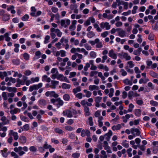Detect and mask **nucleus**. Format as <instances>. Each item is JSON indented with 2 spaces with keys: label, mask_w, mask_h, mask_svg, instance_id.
<instances>
[{
  "label": "nucleus",
  "mask_w": 158,
  "mask_h": 158,
  "mask_svg": "<svg viewBox=\"0 0 158 158\" xmlns=\"http://www.w3.org/2000/svg\"><path fill=\"white\" fill-rule=\"evenodd\" d=\"M77 23V21L76 20H73L72 22V23L69 27V29L71 31L74 30L76 28V25Z\"/></svg>",
  "instance_id": "nucleus-10"
},
{
  "label": "nucleus",
  "mask_w": 158,
  "mask_h": 158,
  "mask_svg": "<svg viewBox=\"0 0 158 158\" xmlns=\"http://www.w3.org/2000/svg\"><path fill=\"white\" fill-rule=\"evenodd\" d=\"M7 149L6 148H4L3 150H1V153L3 157L6 158L7 156Z\"/></svg>",
  "instance_id": "nucleus-21"
},
{
  "label": "nucleus",
  "mask_w": 158,
  "mask_h": 158,
  "mask_svg": "<svg viewBox=\"0 0 158 158\" xmlns=\"http://www.w3.org/2000/svg\"><path fill=\"white\" fill-rule=\"evenodd\" d=\"M93 26L94 28L96 29L98 32H101L102 31L101 28L99 27V25L97 23H94Z\"/></svg>",
  "instance_id": "nucleus-47"
},
{
  "label": "nucleus",
  "mask_w": 158,
  "mask_h": 158,
  "mask_svg": "<svg viewBox=\"0 0 158 158\" xmlns=\"http://www.w3.org/2000/svg\"><path fill=\"white\" fill-rule=\"evenodd\" d=\"M60 80L62 81H64L66 82L69 83V81L66 77H64L63 74H60Z\"/></svg>",
  "instance_id": "nucleus-20"
},
{
  "label": "nucleus",
  "mask_w": 158,
  "mask_h": 158,
  "mask_svg": "<svg viewBox=\"0 0 158 158\" xmlns=\"http://www.w3.org/2000/svg\"><path fill=\"white\" fill-rule=\"evenodd\" d=\"M10 19L9 16L7 14H5L2 17L3 20L4 21H6L9 20Z\"/></svg>",
  "instance_id": "nucleus-52"
},
{
  "label": "nucleus",
  "mask_w": 158,
  "mask_h": 158,
  "mask_svg": "<svg viewBox=\"0 0 158 158\" xmlns=\"http://www.w3.org/2000/svg\"><path fill=\"white\" fill-rule=\"evenodd\" d=\"M88 122L89 125L92 126L94 125V123L93 122V119L92 117H89L88 118Z\"/></svg>",
  "instance_id": "nucleus-40"
},
{
  "label": "nucleus",
  "mask_w": 158,
  "mask_h": 158,
  "mask_svg": "<svg viewBox=\"0 0 158 158\" xmlns=\"http://www.w3.org/2000/svg\"><path fill=\"white\" fill-rule=\"evenodd\" d=\"M150 103L153 106H158V102L153 100L150 101Z\"/></svg>",
  "instance_id": "nucleus-58"
},
{
  "label": "nucleus",
  "mask_w": 158,
  "mask_h": 158,
  "mask_svg": "<svg viewBox=\"0 0 158 158\" xmlns=\"http://www.w3.org/2000/svg\"><path fill=\"white\" fill-rule=\"evenodd\" d=\"M69 59L68 57H65L62 59L60 58V65L61 66H64L65 65V62L69 60Z\"/></svg>",
  "instance_id": "nucleus-18"
},
{
  "label": "nucleus",
  "mask_w": 158,
  "mask_h": 158,
  "mask_svg": "<svg viewBox=\"0 0 158 158\" xmlns=\"http://www.w3.org/2000/svg\"><path fill=\"white\" fill-rule=\"evenodd\" d=\"M84 110L85 112V116H89L90 114L89 111V107L86 106L84 107Z\"/></svg>",
  "instance_id": "nucleus-17"
},
{
  "label": "nucleus",
  "mask_w": 158,
  "mask_h": 158,
  "mask_svg": "<svg viewBox=\"0 0 158 158\" xmlns=\"http://www.w3.org/2000/svg\"><path fill=\"white\" fill-rule=\"evenodd\" d=\"M42 80L43 81H46L47 82H50L51 81V79L49 77L46 75H44L42 77Z\"/></svg>",
  "instance_id": "nucleus-22"
},
{
  "label": "nucleus",
  "mask_w": 158,
  "mask_h": 158,
  "mask_svg": "<svg viewBox=\"0 0 158 158\" xmlns=\"http://www.w3.org/2000/svg\"><path fill=\"white\" fill-rule=\"evenodd\" d=\"M103 119V118L102 116H100L98 118V126L100 127H101L103 125V123L102 120Z\"/></svg>",
  "instance_id": "nucleus-33"
},
{
  "label": "nucleus",
  "mask_w": 158,
  "mask_h": 158,
  "mask_svg": "<svg viewBox=\"0 0 158 158\" xmlns=\"http://www.w3.org/2000/svg\"><path fill=\"white\" fill-rule=\"evenodd\" d=\"M14 47H15L14 49L15 52L16 53L18 52L19 51V44H14Z\"/></svg>",
  "instance_id": "nucleus-39"
},
{
  "label": "nucleus",
  "mask_w": 158,
  "mask_h": 158,
  "mask_svg": "<svg viewBox=\"0 0 158 158\" xmlns=\"http://www.w3.org/2000/svg\"><path fill=\"white\" fill-rule=\"evenodd\" d=\"M70 23V21L69 19H63L61 21V26L65 28Z\"/></svg>",
  "instance_id": "nucleus-7"
},
{
  "label": "nucleus",
  "mask_w": 158,
  "mask_h": 158,
  "mask_svg": "<svg viewBox=\"0 0 158 158\" xmlns=\"http://www.w3.org/2000/svg\"><path fill=\"white\" fill-rule=\"evenodd\" d=\"M16 88L15 87H9L7 88V90L9 92H13L15 93L16 91Z\"/></svg>",
  "instance_id": "nucleus-51"
},
{
  "label": "nucleus",
  "mask_w": 158,
  "mask_h": 158,
  "mask_svg": "<svg viewBox=\"0 0 158 158\" xmlns=\"http://www.w3.org/2000/svg\"><path fill=\"white\" fill-rule=\"evenodd\" d=\"M30 151L32 152H36L37 150V148L34 146H31L29 148Z\"/></svg>",
  "instance_id": "nucleus-59"
},
{
  "label": "nucleus",
  "mask_w": 158,
  "mask_h": 158,
  "mask_svg": "<svg viewBox=\"0 0 158 158\" xmlns=\"http://www.w3.org/2000/svg\"><path fill=\"white\" fill-rule=\"evenodd\" d=\"M131 117V115L129 114H127L125 116L122 117L123 121L125 123L127 122L128 120Z\"/></svg>",
  "instance_id": "nucleus-26"
},
{
  "label": "nucleus",
  "mask_w": 158,
  "mask_h": 158,
  "mask_svg": "<svg viewBox=\"0 0 158 158\" xmlns=\"http://www.w3.org/2000/svg\"><path fill=\"white\" fill-rule=\"evenodd\" d=\"M102 16L104 18H107L108 19H111L113 17V16L111 15H108L107 14L105 13L103 14Z\"/></svg>",
  "instance_id": "nucleus-46"
},
{
  "label": "nucleus",
  "mask_w": 158,
  "mask_h": 158,
  "mask_svg": "<svg viewBox=\"0 0 158 158\" xmlns=\"http://www.w3.org/2000/svg\"><path fill=\"white\" fill-rule=\"evenodd\" d=\"M29 127L28 124H26L24 125L22 127L23 131H26L29 130Z\"/></svg>",
  "instance_id": "nucleus-57"
},
{
  "label": "nucleus",
  "mask_w": 158,
  "mask_h": 158,
  "mask_svg": "<svg viewBox=\"0 0 158 158\" xmlns=\"http://www.w3.org/2000/svg\"><path fill=\"white\" fill-rule=\"evenodd\" d=\"M149 81V80L147 77L141 78L139 80V83L140 84H142V83L145 84Z\"/></svg>",
  "instance_id": "nucleus-19"
},
{
  "label": "nucleus",
  "mask_w": 158,
  "mask_h": 158,
  "mask_svg": "<svg viewBox=\"0 0 158 158\" xmlns=\"http://www.w3.org/2000/svg\"><path fill=\"white\" fill-rule=\"evenodd\" d=\"M123 83L126 85H132V82L130 81L128 79L126 78L123 80Z\"/></svg>",
  "instance_id": "nucleus-34"
},
{
  "label": "nucleus",
  "mask_w": 158,
  "mask_h": 158,
  "mask_svg": "<svg viewBox=\"0 0 158 158\" xmlns=\"http://www.w3.org/2000/svg\"><path fill=\"white\" fill-rule=\"evenodd\" d=\"M123 48L125 50H128L130 53H131L133 51V48H130L129 46L127 45H124Z\"/></svg>",
  "instance_id": "nucleus-27"
},
{
  "label": "nucleus",
  "mask_w": 158,
  "mask_h": 158,
  "mask_svg": "<svg viewBox=\"0 0 158 158\" xmlns=\"http://www.w3.org/2000/svg\"><path fill=\"white\" fill-rule=\"evenodd\" d=\"M127 64L128 66L127 67H128V68H132L135 66V64L133 63V61H128L127 62Z\"/></svg>",
  "instance_id": "nucleus-41"
},
{
  "label": "nucleus",
  "mask_w": 158,
  "mask_h": 158,
  "mask_svg": "<svg viewBox=\"0 0 158 158\" xmlns=\"http://www.w3.org/2000/svg\"><path fill=\"white\" fill-rule=\"evenodd\" d=\"M122 5H123V8L125 10H127L128 8V4L127 2L122 1Z\"/></svg>",
  "instance_id": "nucleus-48"
},
{
  "label": "nucleus",
  "mask_w": 158,
  "mask_h": 158,
  "mask_svg": "<svg viewBox=\"0 0 158 158\" xmlns=\"http://www.w3.org/2000/svg\"><path fill=\"white\" fill-rule=\"evenodd\" d=\"M90 57L92 59H94L97 56V53L94 51H91L89 53Z\"/></svg>",
  "instance_id": "nucleus-37"
},
{
  "label": "nucleus",
  "mask_w": 158,
  "mask_h": 158,
  "mask_svg": "<svg viewBox=\"0 0 158 158\" xmlns=\"http://www.w3.org/2000/svg\"><path fill=\"white\" fill-rule=\"evenodd\" d=\"M81 91V89L80 87H77L73 89V92L74 94H76L77 92H80Z\"/></svg>",
  "instance_id": "nucleus-55"
},
{
  "label": "nucleus",
  "mask_w": 158,
  "mask_h": 158,
  "mask_svg": "<svg viewBox=\"0 0 158 158\" xmlns=\"http://www.w3.org/2000/svg\"><path fill=\"white\" fill-rule=\"evenodd\" d=\"M51 73L53 74L51 77L52 79H55L56 78H57L58 80L59 79V77L58 76L59 73L56 68L52 69L51 71Z\"/></svg>",
  "instance_id": "nucleus-4"
},
{
  "label": "nucleus",
  "mask_w": 158,
  "mask_h": 158,
  "mask_svg": "<svg viewBox=\"0 0 158 158\" xmlns=\"http://www.w3.org/2000/svg\"><path fill=\"white\" fill-rule=\"evenodd\" d=\"M71 85L70 84L63 83L61 85V87L63 89H69L71 88Z\"/></svg>",
  "instance_id": "nucleus-23"
},
{
  "label": "nucleus",
  "mask_w": 158,
  "mask_h": 158,
  "mask_svg": "<svg viewBox=\"0 0 158 158\" xmlns=\"http://www.w3.org/2000/svg\"><path fill=\"white\" fill-rule=\"evenodd\" d=\"M112 131L111 130H109L108 133L105 135V138L107 141H109L110 137L112 135Z\"/></svg>",
  "instance_id": "nucleus-11"
},
{
  "label": "nucleus",
  "mask_w": 158,
  "mask_h": 158,
  "mask_svg": "<svg viewBox=\"0 0 158 158\" xmlns=\"http://www.w3.org/2000/svg\"><path fill=\"white\" fill-rule=\"evenodd\" d=\"M131 133L132 134H135L136 136H139L140 135V132L137 128H132L131 129Z\"/></svg>",
  "instance_id": "nucleus-12"
},
{
  "label": "nucleus",
  "mask_w": 158,
  "mask_h": 158,
  "mask_svg": "<svg viewBox=\"0 0 158 158\" xmlns=\"http://www.w3.org/2000/svg\"><path fill=\"white\" fill-rule=\"evenodd\" d=\"M134 28L132 30V32L133 34H136L138 32L137 28L140 27V26L138 24H135L134 25Z\"/></svg>",
  "instance_id": "nucleus-15"
},
{
  "label": "nucleus",
  "mask_w": 158,
  "mask_h": 158,
  "mask_svg": "<svg viewBox=\"0 0 158 158\" xmlns=\"http://www.w3.org/2000/svg\"><path fill=\"white\" fill-rule=\"evenodd\" d=\"M122 127L121 124H118L117 125H114L112 127V129L114 131L115 130H119Z\"/></svg>",
  "instance_id": "nucleus-29"
},
{
  "label": "nucleus",
  "mask_w": 158,
  "mask_h": 158,
  "mask_svg": "<svg viewBox=\"0 0 158 158\" xmlns=\"http://www.w3.org/2000/svg\"><path fill=\"white\" fill-rule=\"evenodd\" d=\"M19 143L22 144L25 143L27 141L26 137L24 136H20L19 138Z\"/></svg>",
  "instance_id": "nucleus-16"
},
{
  "label": "nucleus",
  "mask_w": 158,
  "mask_h": 158,
  "mask_svg": "<svg viewBox=\"0 0 158 158\" xmlns=\"http://www.w3.org/2000/svg\"><path fill=\"white\" fill-rule=\"evenodd\" d=\"M41 55V53L40 51L36 52L35 53V56L34 58V59L35 60L40 58Z\"/></svg>",
  "instance_id": "nucleus-36"
},
{
  "label": "nucleus",
  "mask_w": 158,
  "mask_h": 158,
  "mask_svg": "<svg viewBox=\"0 0 158 158\" xmlns=\"http://www.w3.org/2000/svg\"><path fill=\"white\" fill-rule=\"evenodd\" d=\"M7 76V73L6 72H0V77L2 79H3L5 77Z\"/></svg>",
  "instance_id": "nucleus-42"
},
{
  "label": "nucleus",
  "mask_w": 158,
  "mask_h": 158,
  "mask_svg": "<svg viewBox=\"0 0 158 158\" xmlns=\"http://www.w3.org/2000/svg\"><path fill=\"white\" fill-rule=\"evenodd\" d=\"M100 26L101 29L105 28L106 30H108L110 29V26L109 23L107 22H102L100 23Z\"/></svg>",
  "instance_id": "nucleus-9"
},
{
  "label": "nucleus",
  "mask_w": 158,
  "mask_h": 158,
  "mask_svg": "<svg viewBox=\"0 0 158 158\" xmlns=\"http://www.w3.org/2000/svg\"><path fill=\"white\" fill-rule=\"evenodd\" d=\"M51 32L55 33L58 36H59V30L58 29L52 28L51 29Z\"/></svg>",
  "instance_id": "nucleus-31"
},
{
  "label": "nucleus",
  "mask_w": 158,
  "mask_h": 158,
  "mask_svg": "<svg viewBox=\"0 0 158 158\" xmlns=\"http://www.w3.org/2000/svg\"><path fill=\"white\" fill-rule=\"evenodd\" d=\"M1 120L3 122L4 125L9 123L10 122L9 120L7 119L6 117L4 116H2V117Z\"/></svg>",
  "instance_id": "nucleus-32"
},
{
  "label": "nucleus",
  "mask_w": 158,
  "mask_h": 158,
  "mask_svg": "<svg viewBox=\"0 0 158 158\" xmlns=\"http://www.w3.org/2000/svg\"><path fill=\"white\" fill-rule=\"evenodd\" d=\"M72 53H74L77 52H83L85 56L87 55L88 54V52L84 48H72L70 51Z\"/></svg>",
  "instance_id": "nucleus-3"
},
{
  "label": "nucleus",
  "mask_w": 158,
  "mask_h": 158,
  "mask_svg": "<svg viewBox=\"0 0 158 158\" xmlns=\"http://www.w3.org/2000/svg\"><path fill=\"white\" fill-rule=\"evenodd\" d=\"M51 102L55 105H56L58 108L59 107V99H52L51 100Z\"/></svg>",
  "instance_id": "nucleus-24"
},
{
  "label": "nucleus",
  "mask_w": 158,
  "mask_h": 158,
  "mask_svg": "<svg viewBox=\"0 0 158 158\" xmlns=\"http://www.w3.org/2000/svg\"><path fill=\"white\" fill-rule=\"evenodd\" d=\"M38 103L39 105H44L46 104V102L45 100L41 99L39 101Z\"/></svg>",
  "instance_id": "nucleus-62"
},
{
  "label": "nucleus",
  "mask_w": 158,
  "mask_h": 158,
  "mask_svg": "<svg viewBox=\"0 0 158 158\" xmlns=\"http://www.w3.org/2000/svg\"><path fill=\"white\" fill-rule=\"evenodd\" d=\"M19 109L17 108H15L14 109H12L10 110V113L12 115H13L15 114H16L18 112Z\"/></svg>",
  "instance_id": "nucleus-50"
},
{
  "label": "nucleus",
  "mask_w": 158,
  "mask_h": 158,
  "mask_svg": "<svg viewBox=\"0 0 158 158\" xmlns=\"http://www.w3.org/2000/svg\"><path fill=\"white\" fill-rule=\"evenodd\" d=\"M8 136H13L14 139L15 140H17L19 138V136L17 132L14 131L13 130H11L9 131Z\"/></svg>",
  "instance_id": "nucleus-5"
},
{
  "label": "nucleus",
  "mask_w": 158,
  "mask_h": 158,
  "mask_svg": "<svg viewBox=\"0 0 158 158\" xmlns=\"http://www.w3.org/2000/svg\"><path fill=\"white\" fill-rule=\"evenodd\" d=\"M60 42L63 45H64L65 44H67L68 42V40L64 37H62L60 40Z\"/></svg>",
  "instance_id": "nucleus-45"
},
{
  "label": "nucleus",
  "mask_w": 158,
  "mask_h": 158,
  "mask_svg": "<svg viewBox=\"0 0 158 158\" xmlns=\"http://www.w3.org/2000/svg\"><path fill=\"white\" fill-rule=\"evenodd\" d=\"M98 89V86L93 85H90L89 86V89L90 91H93L95 89Z\"/></svg>",
  "instance_id": "nucleus-30"
},
{
  "label": "nucleus",
  "mask_w": 158,
  "mask_h": 158,
  "mask_svg": "<svg viewBox=\"0 0 158 158\" xmlns=\"http://www.w3.org/2000/svg\"><path fill=\"white\" fill-rule=\"evenodd\" d=\"M34 85L35 90H38L42 86L43 84L42 83H40L38 84Z\"/></svg>",
  "instance_id": "nucleus-44"
},
{
  "label": "nucleus",
  "mask_w": 158,
  "mask_h": 158,
  "mask_svg": "<svg viewBox=\"0 0 158 158\" xmlns=\"http://www.w3.org/2000/svg\"><path fill=\"white\" fill-rule=\"evenodd\" d=\"M4 38L5 39V40L6 41L9 42L11 40V38L9 36V34L8 32H6L4 35Z\"/></svg>",
  "instance_id": "nucleus-35"
},
{
  "label": "nucleus",
  "mask_w": 158,
  "mask_h": 158,
  "mask_svg": "<svg viewBox=\"0 0 158 158\" xmlns=\"http://www.w3.org/2000/svg\"><path fill=\"white\" fill-rule=\"evenodd\" d=\"M119 55L121 56V58L124 59L126 60H128L131 59V57L126 52H123L119 54Z\"/></svg>",
  "instance_id": "nucleus-6"
},
{
  "label": "nucleus",
  "mask_w": 158,
  "mask_h": 158,
  "mask_svg": "<svg viewBox=\"0 0 158 158\" xmlns=\"http://www.w3.org/2000/svg\"><path fill=\"white\" fill-rule=\"evenodd\" d=\"M84 46L85 48L88 51L92 49L91 46L87 43L85 44L84 45Z\"/></svg>",
  "instance_id": "nucleus-63"
},
{
  "label": "nucleus",
  "mask_w": 158,
  "mask_h": 158,
  "mask_svg": "<svg viewBox=\"0 0 158 158\" xmlns=\"http://www.w3.org/2000/svg\"><path fill=\"white\" fill-rule=\"evenodd\" d=\"M108 56L110 57L114 60L116 59L117 57V54L115 52L114 50L112 49L109 51Z\"/></svg>",
  "instance_id": "nucleus-8"
},
{
  "label": "nucleus",
  "mask_w": 158,
  "mask_h": 158,
  "mask_svg": "<svg viewBox=\"0 0 158 158\" xmlns=\"http://www.w3.org/2000/svg\"><path fill=\"white\" fill-rule=\"evenodd\" d=\"M98 76L100 77L102 81H104L105 79V77L103 75L102 73L101 72H98Z\"/></svg>",
  "instance_id": "nucleus-53"
},
{
  "label": "nucleus",
  "mask_w": 158,
  "mask_h": 158,
  "mask_svg": "<svg viewBox=\"0 0 158 158\" xmlns=\"http://www.w3.org/2000/svg\"><path fill=\"white\" fill-rule=\"evenodd\" d=\"M86 135L88 136H89L90 135V132L88 130H85L84 129L82 130L81 132V135L82 137H84Z\"/></svg>",
  "instance_id": "nucleus-13"
},
{
  "label": "nucleus",
  "mask_w": 158,
  "mask_h": 158,
  "mask_svg": "<svg viewBox=\"0 0 158 158\" xmlns=\"http://www.w3.org/2000/svg\"><path fill=\"white\" fill-rule=\"evenodd\" d=\"M134 92L132 91H130L129 92L128 96L130 99H132L133 97L134 96Z\"/></svg>",
  "instance_id": "nucleus-54"
},
{
  "label": "nucleus",
  "mask_w": 158,
  "mask_h": 158,
  "mask_svg": "<svg viewBox=\"0 0 158 158\" xmlns=\"http://www.w3.org/2000/svg\"><path fill=\"white\" fill-rule=\"evenodd\" d=\"M99 41V40L98 38L96 39L94 41L89 40L88 41V43H90L92 45L94 46L95 45L96 43Z\"/></svg>",
  "instance_id": "nucleus-38"
},
{
  "label": "nucleus",
  "mask_w": 158,
  "mask_h": 158,
  "mask_svg": "<svg viewBox=\"0 0 158 158\" xmlns=\"http://www.w3.org/2000/svg\"><path fill=\"white\" fill-rule=\"evenodd\" d=\"M31 81L32 83L35 82H38L39 81V78L38 77H36L35 78L32 77L31 78Z\"/></svg>",
  "instance_id": "nucleus-56"
},
{
  "label": "nucleus",
  "mask_w": 158,
  "mask_h": 158,
  "mask_svg": "<svg viewBox=\"0 0 158 158\" xmlns=\"http://www.w3.org/2000/svg\"><path fill=\"white\" fill-rule=\"evenodd\" d=\"M134 108V106L132 103L130 104L129 105V108L128 111L129 112H131L133 111V109Z\"/></svg>",
  "instance_id": "nucleus-60"
},
{
  "label": "nucleus",
  "mask_w": 158,
  "mask_h": 158,
  "mask_svg": "<svg viewBox=\"0 0 158 158\" xmlns=\"http://www.w3.org/2000/svg\"><path fill=\"white\" fill-rule=\"evenodd\" d=\"M141 110L140 109H136L134 110V114L135 116L139 117L141 115Z\"/></svg>",
  "instance_id": "nucleus-28"
},
{
  "label": "nucleus",
  "mask_w": 158,
  "mask_h": 158,
  "mask_svg": "<svg viewBox=\"0 0 158 158\" xmlns=\"http://www.w3.org/2000/svg\"><path fill=\"white\" fill-rule=\"evenodd\" d=\"M118 35L123 38L126 36V32L123 30H121L118 32Z\"/></svg>",
  "instance_id": "nucleus-25"
},
{
  "label": "nucleus",
  "mask_w": 158,
  "mask_h": 158,
  "mask_svg": "<svg viewBox=\"0 0 158 158\" xmlns=\"http://www.w3.org/2000/svg\"><path fill=\"white\" fill-rule=\"evenodd\" d=\"M150 74L152 77L154 78H156L158 76V74L153 71L150 72Z\"/></svg>",
  "instance_id": "nucleus-61"
},
{
  "label": "nucleus",
  "mask_w": 158,
  "mask_h": 158,
  "mask_svg": "<svg viewBox=\"0 0 158 158\" xmlns=\"http://www.w3.org/2000/svg\"><path fill=\"white\" fill-rule=\"evenodd\" d=\"M29 18V16L27 15H25L22 18V20L23 21H27Z\"/></svg>",
  "instance_id": "nucleus-64"
},
{
  "label": "nucleus",
  "mask_w": 158,
  "mask_h": 158,
  "mask_svg": "<svg viewBox=\"0 0 158 158\" xmlns=\"http://www.w3.org/2000/svg\"><path fill=\"white\" fill-rule=\"evenodd\" d=\"M83 92L85 94L83 95V97H86L87 98H90L92 95V93L90 91L87 90L86 89H84Z\"/></svg>",
  "instance_id": "nucleus-14"
},
{
  "label": "nucleus",
  "mask_w": 158,
  "mask_h": 158,
  "mask_svg": "<svg viewBox=\"0 0 158 158\" xmlns=\"http://www.w3.org/2000/svg\"><path fill=\"white\" fill-rule=\"evenodd\" d=\"M31 10L32 12L31 13V15L32 16H35V13L36 10L34 6H32L31 8Z\"/></svg>",
  "instance_id": "nucleus-43"
},
{
  "label": "nucleus",
  "mask_w": 158,
  "mask_h": 158,
  "mask_svg": "<svg viewBox=\"0 0 158 158\" xmlns=\"http://www.w3.org/2000/svg\"><path fill=\"white\" fill-rule=\"evenodd\" d=\"M95 34L92 31H91L88 32L87 34V37L89 38H91L93 37L95 35Z\"/></svg>",
  "instance_id": "nucleus-49"
},
{
  "label": "nucleus",
  "mask_w": 158,
  "mask_h": 158,
  "mask_svg": "<svg viewBox=\"0 0 158 158\" xmlns=\"http://www.w3.org/2000/svg\"><path fill=\"white\" fill-rule=\"evenodd\" d=\"M62 114L64 116H67L68 118H72L73 115H76L77 114H81V111L80 110H78L77 111L73 109L71 110H66L64 111Z\"/></svg>",
  "instance_id": "nucleus-1"
},
{
  "label": "nucleus",
  "mask_w": 158,
  "mask_h": 158,
  "mask_svg": "<svg viewBox=\"0 0 158 158\" xmlns=\"http://www.w3.org/2000/svg\"><path fill=\"white\" fill-rule=\"evenodd\" d=\"M14 150L15 152H18L20 156H22L25 153V152L22 151V150H23L25 152H27L28 148L26 146H24L23 147L19 146L18 147L15 148Z\"/></svg>",
  "instance_id": "nucleus-2"
}]
</instances>
